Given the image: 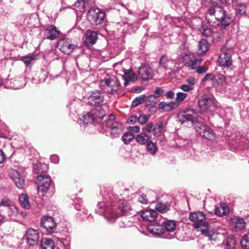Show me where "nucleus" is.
Masks as SVG:
<instances>
[{
	"mask_svg": "<svg viewBox=\"0 0 249 249\" xmlns=\"http://www.w3.org/2000/svg\"><path fill=\"white\" fill-rule=\"evenodd\" d=\"M109 202L107 205L104 201L100 202L97 205L95 212L100 215L105 214V217L110 222L123 214H125L131 210V207L127 201L119 200L113 195H109Z\"/></svg>",
	"mask_w": 249,
	"mask_h": 249,
	"instance_id": "nucleus-1",
	"label": "nucleus"
},
{
	"mask_svg": "<svg viewBox=\"0 0 249 249\" xmlns=\"http://www.w3.org/2000/svg\"><path fill=\"white\" fill-rule=\"evenodd\" d=\"M190 221L194 222V227L197 231L207 236L210 240H215L217 233L213 230H210L209 223L205 220V215L200 211L191 213L189 216Z\"/></svg>",
	"mask_w": 249,
	"mask_h": 249,
	"instance_id": "nucleus-2",
	"label": "nucleus"
},
{
	"mask_svg": "<svg viewBox=\"0 0 249 249\" xmlns=\"http://www.w3.org/2000/svg\"><path fill=\"white\" fill-rule=\"evenodd\" d=\"M206 19L211 24L213 20L218 22L223 28L229 26L232 21L230 15L228 14L224 8L218 5L214 6L208 9L206 14Z\"/></svg>",
	"mask_w": 249,
	"mask_h": 249,
	"instance_id": "nucleus-3",
	"label": "nucleus"
},
{
	"mask_svg": "<svg viewBox=\"0 0 249 249\" xmlns=\"http://www.w3.org/2000/svg\"><path fill=\"white\" fill-rule=\"evenodd\" d=\"M115 119V116L113 114H110L105 122L101 124L102 130H100V132L104 133L108 129H110L111 135L115 138L118 137L122 132L124 127L122 123L114 121Z\"/></svg>",
	"mask_w": 249,
	"mask_h": 249,
	"instance_id": "nucleus-4",
	"label": "nucleus"
},
{
	"mask_svg": "<svg viewBox=\"0 0 249 249\" xmlns=\"http://www.w3.org/2000/svg\"><path fill=\"white\" fill-rule=\"evenodd\" d=\"M120 83L114 76H107L100 82V87L105 92L112 94L119 89Z\"/></svg>",
	"mask_w": 249,
	"mask_h": 249,
	"instance_id": "nucleus-5",
	"label": "nucleus"
},
{
	"mask_svg": "<svg viewBox=\"0 0 249 249\" xmlns=\"http://www.w3.org/2000/svg\"><path fill=\"white\" fill-rule=\"evenodd\" d=\"M178 121L185 126H191L196 121V114L194 109L182 110L178 116Z\"/></svg>",
	"mask_w": 249,
	"mask_h": 249,
	"instance_id": "nucleus-6",
	"label": "nucleus"
},
{
	"mask_svg": "<svg viewBox=\"0 0 249 249\" xmlns=\"http://www.w3.org/2000/svg\"><path fill=\"white\" fill-rule=\"evenodd\" d=\"M87 18L92 25L97 26L103 23L105 14L99 8L92 7L88 12Z\"/></svg>",
	"mask_w": 249,
	"mask_h": 249,
	"instance_id": "nucleus-7",
	"label": "nucleus"
},
{
	"mask_svg": "<svg viewBox=\"0 0 249 249\" xmlns=\"http://www.w3.org/2000/svg\"><path fill=\"white\" fill-rule=\"evenodd\" d=\"M36 183L37 185V191L38 193H42L43 195L49 190L52 181L49 176L41 175L36 178Z\"/></svg>",
	"mask_w": 249,
	"mask_h": 249,
	"instance_id": "nucleus-8",
	"label": "nucleus"
},
{
	"mask_svg": "<svg viewBox=\"0 0 249 249\" xmlns=\"http://www.w3.org/2000/svg\"><path fill=\"white\" fill-rule=\"evenodd\" d=\"M88 104L91 106L99 107L103 104L104 96L99 90L89 92L86 95Z\"/></svg>",
	"mask_w": 249,
	"mask_h": 249,
	"instance_id": "nucleus-9",
	"label": "nucleus"
},
{
	"mask_svg": "<svg viewBox=\"0 0 249 249\" xmlns=\"http://www.w3.org/2000/svg\"><path fill=\"white\" fill-rule=\"evenodd\" d=\"M57 48L63 53L69 54L74 49L75 45L71 39L65 38L57 42Z\"/></svg>",
	"mask_w": 249,
	"mask_h": 249,
	"instance_id": "nucleus-10",
	"label": "nucleus"
},
{
	"mask_svg": "<svg viewBox=\"0 0 249 249\" xmlns=\"http://www.w3.org/2000/svg\"><path fill=\"white\" fill-rule=\"evenodd\" d=\"M24 77H16L13 79H8L5 82V87L7 89H18L22 88L26 85Z\"/></svg>",
	"mask_w": 249,
	"mask_h": 249,
	"instance_id": "nucleus-11",
	"label": "nucleus"
},
{
	"mask_svg": "<svg viewBox=\"0 0 249 249\" xmlns=\"http://www.w3.org/2000/svg\"><path fill=\"white\" fill-rule=\"evenodd\" d=\"M9 175L18 188H23L25 185L24 179L18 171L14 169H11L9 170Z\"/></svg>",
	"mask_w": 249,
	"mask_h": 249,
	"instance_id": "nucleus-12",
	"label": "nucleus"
},
{
	"mask_svg": "<svg viewBox=\"0 0 249 249\" xmlns=\"http://www.w3.org/2000/svg\"><path fill=\"white\" fill-rule=\"evenodd\" d=\"M225 46L221 48L223 53L219 55L218 62L221 67L228 68L231 65L232 60L231 57V54L228 52H225Z\"/></svg>",
	"mask_w": 249,
	"mask_h": 249,
	"instance_id": "nucleus-13",
	"label": "nucleus"
},
{
	"mask_svg": "<svg viewBox=\"0 0 249 249\" xmlns=\"http://www.w3.org/2000/svg\"><path fill=\"white\" fill-rule=\"evenodd\" d=\"M24 237L27 244L29 246H34L37 244L39 239V232L33 229H29L26 232Z\"/></svg>",
	"mask_w": 249,
	"mask_h": 249,
	"instance_id": "nucleus-14",
	"label": "nucleus"
},
{
	"mask_svg": "<svg viewBox=\"0 0 249 249\" xmlns=\"http://www.w3.org/2000/svg\"><path fill=\"white\" fill-rule=\"evenodd\" d=\"M41 226L48 232H53L56 229V223L52 216H44L41 221Z\"/></svg>",
	"mask_w": 249,
	"mask_h": 249,
	"instance_id": "nucleus-15",
	"label": "nucleus"
},
{
	"mask_svg": "<svg viewBox=\"0 0 249 249\" xmlns=\"http://www.w3.org/2000/svg\"><path fill=\"white\" fill-rule=\"evenodd\" d=\"M138 74L139 78L142 81H147L152 79L154 75L152 69L146 65H142L139 68Z\"/></svg>",
	"mask_w": 249,
	"mask_h": 249,
	"instance_id": "nucleus-16",
	"label": "nucleus"
},
{
	"mask_svg": "<svg viewBox=\"0 0 249 249\" xmlns=\"http://www.w3.org/2000/svg\"><path fill=\"white\" fill-rule=\"evenodd\" d=\"M184 61L187 66L192 70H196L201 64V59L195 58L191 53H186L184 56Z\"/></svg>",
	"mask_w": 249,
	"mask_h": 249,
	"instance_id": "nucleus-17",
	"label": "nucleus"
},
{
	"mask_svg": "<svg viewBox=\"0 0 249 249\" xmlns=\"http://www.w3.org/2000/svg\"><path fill=\"white\" fill-rule=\"evenodd\" d=\"M97 33L95 31H87L83 38V42L87 46L92 45L97 39Z\"/></svg>",
	"mask_w": 249,
	"mask_h": 249,
	"instance_id": "nucleus-18",
	"label": "nucleus"
},
{
	"mask_svg": "<svg viewBox=\"0 0 249 249\" xmlns=\"http://www.w3.org/2000/svg\"><path fill=\"white\" fill-rule=\"evenodd\" d=\"M147 229L151 233L157 236L163 234L165 231L162 225L155 222L149 224Z\"/></svg>",
	"mask_w": 249,
	"mask_h": 249,
	"instance_id": "nucleus-19",
	"label": "nucleus"
},
{
	"mask_svg": "<svg viewBox=\"0 0 249 249\" xmlns=\"http://www.w3.org/2000/svg\"><path fill=\"white\" fill-rule=\"evenodd\" d=\"M214 104V100L209 97H202L198 101V106L202 111H207Z\"/></svg>",
	"mask_w": 249,
	"mask_h": 249,
	"instance_id": "nucleus-20",
	"label": "nucleus"
},
{
	"mask_svg": "<svg viewBox=\"0 0 249 249\" xmlns=\"http://www.w3.org/2000/svg\"><path fill=\"white\" fill-rule=\"evenodd\" d=\"M246 222L244 218L237 217L231 219L230 223L232 228L234 229L236 231L240 230L245 228Z\"/></svg>",
	"mask_w": 249,
	"mask_h": 249,
	"instance_id": "nucleus-21",
	"label": "nucleus"
},
{
	"mask_svg": "<svg viewBox=\"0 0 249 249\" xmlns=\"http://www.w3.org/2000/svg\"><path fill=\"white\" fill-rule=\"evenodd\" d=\"M60 31L57 30L56 27L53 25L48 26L45 30L46 37L51 40H53L58 37Z\"/></svg>",
	"mask_w": 249,
	"mask_h": 249,
	"instance_id": "nucleus-22",
	"label": "nucleus"
},
{
	"mask_svg": "<svg viewBox=\"0 0 249 249\" xmlns=\"http://www.w3.org/2000/svg\"><path fill=\"white\" fill-rule=\"evenodd\" d=\"M157 215V212L152 209H146L143 211L141 213L142 217L145 221H153Z\"/></svg>",
	"mask_w": 249,
	"mask_h": 249,
	"instance_id": "nucleus-23",
	"label": "nucleus"
},
{
	"mask_svg": "<svg viewBox=\"0 0 249 249\" xmlns=\"http://www.w3.org/2000/svg\"><path fill=\"white\" fill-rule=\"evenodd\" d=\"M160 65L166 70H172L174 67L175 64L173 60L163 55L160 59Z\"/></svg>",
	"mask_w": 249,
	"mask_h": 249,
	"instance_id": "nucleus-24",
	"label": "nucleus"
},
{
	"mask_svg": "<svg viewBox=\"0 0 249 249\" xmlns=\"http://www.w3.org/2000/svg\"><path fill=\"white\" fill-rule=\"evenodd\" d=\"M94 114H96L93 113L92 110L90 112H89L83 114V115L82 116V118H80V121L83 122L86 124H95L96 123V122L95 121Z\"/></svg>",
	"mask_w": 249,
	"mask_h": 249,
	"instance_id": "nucleus-25",
	"label": "nucleus"
},
{
	"mask_svg": "<svg viewBox=\"0 0 249 249\" xmlns=\"http://www.w3.org/2000/svg\"><path fill=\"white\" fill-rule=\"evenodd\" d=\"M123 75L124 79V85L126 86L129 82H134L137 79V76L132 71L128 70L124 71Z\"/></svg>",
	"mask_w": 249,
	"mask_h": 249,
	"instance_id": "nucleus-26",
	"label": "nucleus"
},
{
	"mask_svg": "<svg viewBox=\"0 0 249 249\" xmlns=\"http://www.w3.org/2000/svg\"><path fill=\"white\" fill-rule=\"evenodd\" d=\"M8 218L12 220L18 221V216L19 215V211L18 208L15 206H10L8 207L7 212Z\"/></svg>",
	"mask_w": 249,
	"mask_h": 249,
	"instance_id": "nucleus-27",
	"label": "nucleus"
},
{
	"mask_svg": "<svg viewBox=\"0 0 249 249\" xmlns=\"http://www.w3.org/2000/svg\"><path fill=\"white\" fill-rule=\"evenodd\" d=\"M209 48V43L205 39H202L198 44V54L201 55L206 53Z\"/></svg>",
	"mask_w": 249,
	"mask_h": 249,
	"instance_id": "nucleus-28",
	"label": "nucleus"
},
{
	"mask_svg": "<svg viewBox=\"0 0 249 249\" xmlns=\"http://www.w3.org/2000/svg\"><path fill=\"white\" fill-rule=\"evenodd\" d=\"M229 209L228 207L224 203L220 204L215 209V213L218 216H224L228 214Z\"/></svg>",
	"mask_w": 249,
	"mask_h": 249,
	"instance_id": "nucleus-29",
	"label": "nucleus"
},
{
	"mask_svg": "<svg viewBox=\"0 0 249 249\" xmlns=\"http://www.w3.org/2000/svg\"><path fill=\"white\" fill-rule=\"evenodd\" d=\"M229 79H231V77H225L223 74H216L213 77V82L218 85H222L224 82L228 83Z\"/></svg>",
	"mask_w": 249,
	"mask_h": 249,
	"instance_id": "nucleus-30",
	"label": "nucleus"
},
{
	"mask_svg": "<svg viewBox=\"0 0 249 249\" xmlns=\"http://www.w3.org/2000/svg\"><path fill=\"white\" fill-rule=\"evenodd\" d=\"M149 136L144 132L139 134L135 138L136 142L141 145L146 144L149 141Z\"/></svg>",
	"mask_w": 249,
	"mask_h": 249,
	"instance_id": "nucleus-31",
	"label": "nucleus"
},
{
	"mask_svg": "<svg viewBox=\"0 0 249 249\" xmlns=\"http://www.w3.org/2000/svg\"><path fill=\"white\" fill-rule=\"evenodd\" d=\"M246 5L245 4H238L235 7L236 16L238 17L246 16Z\"/></svg>",
	"mask_w": 249,
	"mask_h": 249,
	"instance_id": "nucleus-32",
	"label": "nucleus"
},
{
	"mask_svg": "<svg viewBox=\"0 0 249 249\" xmlns=\"http://www.w3.org/2000/svg\"><path fill=\"white\" fill-rule=\"evenodd\" d=\"M54 242L51 239L44 238L41 241L42 249H54Z\"/></svg>",
	"mask_w": 249,
	"mask_h": 249,
	"instance_id": "nucleus-33",
	"label": "nucleus"
},
{
	"mask_svg": "<svg viewBox=\"0 0 249 249\" xmlns=\"http://www.w3.org/2000/svg\"><path fill=\"white\" fill-rule=\"evenodd\" d=\"M36 59V55L34 54H29L22 56L21 60L24 63L26 67L29 66L33 63Z\"/></svg>",
	"mask_w": 249,
	"mask_h": 249,
	"instance_id": "nucleus-34",
	"label": "nucleus"
},
{
	"mask_svg": "<svg viewBox=\"0 0 249 249\" xmlns=\"http://www.w3.org/2000/svg\"><path fill=\"white\" fill-rule=\"evenodd\" d=\"M18 199L22 207L26 209L30 208V205L29 202V197L27 195L22 194L19 196Z\"/></svg>",
	"mask_w": 249,
	"mask_h": 249,
	"instance_id": "nucleus-35",
	"label": "nucleus"
},
{
	"mask_svg": "<svg viewBox=\"0 0 249 249\" xmlns=\"http://www.w3.org/2000/svg\"><path fill=\"white\" fill-rule=\"evenodd\" d=\"M163 224L165 228L164 229L170 232L174 231L177 226L176 221L173 220H166L164 222Z\"/></svg>",
	"mask_w": 249,
	"mask_h": 249,
	"instance_id": "nucleus-36",
	"label": "nucleus"
},
{
	"mask_svg": "<svg viewBox=\"0 0 249 249\" xmlns=\"http://www.w3.org/2000/svg\"><path fill=\"white\" fill-rule=\"evenodd\" d=\"M92 111L93 113L96 114H94V116L96 123H98L106 114L105 110L100 107L99 109H92Z\"/></svg>",
	"mask_w": 249,
	"mask_h": 249,
	"instance_id": "nucleus-37",
	"label": "nucleus"
},
{
	"mask_svg": "<svg viewBox=\"0 0 249 249\" xmlns=\"http://www.w3.org/2000/svg\"><path fill=\"white\" fill-rule=\"evenodd\" d=\"M34 171L36 172L37 174L42 175V173H45L48 170V167L47 165L45 164H39L37 165H34Z\"/></svg>",
	"mask_w": 249,
	"mask_h": 249,
	"instance_id": "nucleus-38",
	"label": "nucleus"
},
{
	"mask_svg": "<svg viewBox=\"0 0 249 249\" xmlns=\"http://www.w3.org/2000/svg\"><path fill=\"white\" fill-rule=\"evenodd\" d=\"M199 31L201 34L204 36L209 37L212 36H214L215 34L213 32V29L211 28H208L206 26H202L199 29Z\"/></svg>",
	"mask_w": 249,
	"mask_h": 249,
	"instance_id": "nucleus-39",
	"label": "nucleus"
},
{
	"mask_svg": "<svg viewBox=\"0 0 249 249\" xmlns=\"http://www.w3.org/2000/svg\"><path fill=\"white\" fill-rule=\"evenodd\" d=\"M169 207L170 205L167 203L165 204L161 202L158 203L155 206L156 210L161 213H165L167 212Z\"/></svg>",
	"mask_w": 249,
	"mask_h": 249,
	"instance_id": "nucleus-40",
	"label": "nucleus"
},
{
	"mask_svg": "<svg viewBox=\"0 0 249 249\" xmlns=\"http://www.w3.org/2000/svg\"><path fill=\"white\" fill-rule=\"evenodd\" d=\"M135 138V136L130 132H125L122 136V141L125 144H128L131 142Z\"/></svg>",
	"mask_w": 249,
	"mask_h": 249,
	"instance_id": "nucleus-41",
	"label": "nucleus"
},
{
	"mask_svg": "<svg viewBox=\"0 0 249 249\" xmlns=\"http://www.w3.org/2000/svg\"><path fill=\"white\" fill-rule=\"evenodd\" d=\"M156 96L155 95H150L145 99V102L147 106L154 107L157 103Z\"/></svg>",
	"mask_w": 249,
	"mask_h": 249,
	"instance_id": "nucleus-42",
	"label": "nucleus"
},
{
	"mask_svg": "<svg viewBox=\"0 0 249 249\" xmlns=\"http://www.w3.org/2000/svg\"><path fill=\"white\" fill-rule=\"evenodd\" d=\"M146 148L147 151L152 155H154L158 151V148L156 144L151 141H149L147 143Z\"/></svg>",
	"mask_w": 249,
	"mask_h": 249,
	"instance_id": "nucleus-43",
	"label": "nucleus"
},
{
	"mask_svg": "<svg viewBox=\"0 0 249 249\" xmlns=\"http://www.w3.org/2000/svg\"><path fill=\"white\" fill-rule=\"evenodd\" d=\"M241 245L244 249H249V233L244 235L240 241Z\"/></svg>",
	"mask_w": 249,
	"mask_h": 249,
	"instance_id": "nucleus-44",
	"label": "nucleus"
},
{
	"mask_svg": "<svg viewBox=\"0 0 249 249\" xmlns=\"http://www.w3.org/2000/svg\"><path fill=\"white\" fill-rule=\"evenodd\" d=\"M202 137L206 139L213 141L215 139V134L213 131L208 126L207 131Z\"/></svg>",
	"mask_w": 249,
	"mask_h": 249,
	"instance_id": "nucleus-45",
	"label": "nucleus"
},
{
	"mask_svg": "<svg viewBox=\"0 0 249 249\" xmlns=\"http://www.w3.org/2000/svg\"><path fill=\"white\" fill-rule=\"evenodd\" d=\"M145 99V95H142L136 97L132 102V107H136L143 103Z\"/></svg>",
	"mask_w": 249,
	"mask_h": 249,
	"instance_id": "nucleus-46",
	"label": "nucleus"
},
{
	"mask_svg": "<svg viewBox=\"0 0 249 249\" xmlns=\"http://www.w3.org/2000/svg\"><path fill=\"white\" fill-rule=\"evenodd\" d=\"M208 127V126L206 125L198 124L196 126V131L199 134V135L203 136L204 133L207 131Z\"/></svg>",
	"mask_w": 249,
	"mask_h": 249,
	"instance_id": "nucleus-47",
	"label": "nucleus"
},
{
	"mask_svg": "<svg viewBox=\"0 0 249 249\" xmlns=\"http://www.w3.org/2000/svg\"><path fill=\"white\" fill-rule=\"evenodd\" d=\"M187 96V93L182 92H178L177 93L176 101L177 103L180 104L186 98Z\"/></svg>",
	"mask_w": 249,
	"mask_h": 249,
	"instance_id": "nucleus-48",
	"label": "nucleus"
},
{
	"mask_svg": "<svg viewBox=\"0 0 249 249\" xmlns=\"http://www.w3.org/2000/svg\"><path fill=\"white\" fill-rule=\"evenodd\" d=\"M89 0H77L75 3V6L79 9H83L89 4Z\"/></svg>",
	"mask_w": 249,
	"mask_h": 249,
	"instance_id": "nucleus-49",
	"label": "nucleus"
},
{
	"mask_svg": "<svg viewBox=\"0 0 249 249\" xmlns=\"http://www.w3.org/2000/svg\"><path fill=\"white\" fill-rule=\"evenodd\" d=\"M149 117V116L145 114L141 115L138 118V122L142 124H144L148 121Z\"/></svg>",
	"mask_w": 249,
	"mask_h": 249,
	"instance_id": "nucleus-50",
	"label": "nucleus"
},
{
	"mask_svg": "<svg viewBox=\"0 0 249 249\" xmlns=\"http://www.w3.org/2000/svg\"><path fill=\"white\" fill-rule=\"evenodd\" d=\"M208 68L206 66H200V65L196 69V72L199 74H204L207 71Z\"/></svg>",
	"mask_w": 249,
	"mask_h": 249,
	"instance_id": "nucleus-51",
	"label": "nucleus"
},
{
	"mask_svg": "<svg viewBox=\"0 0 249 249\" xmlns=\"http://www.w3.org/2000/svg\"><path fill=\"white\" fill-rule=\"evenodd\" d=\"M12 205H11V201L7 198H2L0 201V206H3L10 207V206Z\"/></svg>",
	"mask_w": 249,
	"mask_h": 249,
	"instance_id": "nucleus-52",
	"label": "nucleus"
},
{
	"mask_svg": "<svg viewBox=\"0 0 249 249\" xmlns=\"http://www.w3.org/2000/svg\"><path fill=\"white\" fill-rule=\"evenodd\" d=\"M235 241L232 239H228L226 243L227 249H234Z\"/></svg>",
	"mask_w": 249,
	"mask_h": 249,
	"instance_id": "nucleus-53",
	"label": "nucleus"
},
{
	"mask_svg": "<svg viewBox=\"0 0 249 249\" xmlns=\"http://www.w3.org/2000/svg\"><path fill=\"white\" fill-rule=\"evenodd\" d=\"M214 75L212 73L206 74L204 78L201 80V83L203 84H205V82L209 80L213 81V77Z\"/></svg>",
	"mask_w": 249,
	"mask_h": 249,
	"instance_id": "nucleus-54",
	"label": "nucleus"
},
{
	"mask_svg": "<svg viewBox=\"0 0 249 249\" xmlns=\"http://www.w3.org/2000/svg\"><path fill=\"white\" fill-rule=\"evenodd\" d=\"M153 124L152 123H149L142 128V130L150 133L153 130Z\"/></svg>",
	"mask_w": 249,
	"mask_h": 249,
	"instance_id": "nucleus-55",
	"label": "nucleus"
},
{
	"mask_svg": "<svg viewBox=\"0 0 249 249\" xmlns=\"http://www.w3.org/2000/svg\"><path fill=\"white\" fill-rule=\"evenodd\" d=\"M180 89L185 92H188L192 90L193 89V87L191 86H189L187 84H183L180 87Z\"/></svg>",
	"mask_w": 249,
	"mask_h": 249,
	"instance_id": "nucleus-56",
	"label": "nucleus"
},
{
	"mask_svg": "<svg viewBox=\"0 0 249 249\" xmlns=\"http://www.w3.org/2000/svg\"><path fill=\"white\" fill-rule=\"evenodd\" d=\"M138 201L142 204H147L148 201L146 197V196L144 194H142L140 196L138 199Z\"/></svg>",
	"mask_w": 249,
	"mask_h": 249,
	"instance_id": "nucleus-57",
	"label": "nucleus"
},
{
	"mask_svg": "<svg viewBox=\"0 0 249 249\" xmlns=\"http://www.w3.org/2000/svg\"><path fill=\"white\" fill-rule=\"evenodd\" d=\"M162 134V130L156 127L153 128V135L157 137H160Z\"/></svg>",
	"mask_w": 249,
	"mask_h": 249,
	"instance_id": "nucleus-58",
	"label": "nucleus"
},
{
	"mask_svg": "<svg viewBox=\"0 0 249 249\" xmlns=\"http://www.w3.org/2000/svg\"><path fill=\"white\" fill-rule=\"evenodd\" d=\"M50 160L52 163L55 164L58 163L59 161V158L56 155H51L50 157Z\"/></svg>",
	"mask_w": 249,
	"mask_h": 249,
	"instance_id": "nucleus-59",
	"label": "nucleus"
},
{
	"mask_svg": "<svg viewBox=\"0 0 249 249\" xmlns=\"http://www.w3.org/2000/svg\"><path fill=\"white\" fill-rule=\"evenodd\" d=\"M127 130L129 131H133L135 133H139L140 131V128L139 126H129Z\"/></svg>",
	"mask_w": 249,
	"mask_h": 249,
	"instance_id": "nucleus-60",
	"label": "nucleus"
},
{
	"mask_svg": "<svg viewBox=\"0 0 249 249\" xmlns=\"http://www.w3.org/2000/svg\"><path fill=\"white\" fill-rule=\"evenodd\" d=\"M163 92V89L160 87H158L155 90V94L156 97H160Z\"/></svg>",
	"mask_w": 249,
	"mask_h": 249,
	"instance_id": "nucleus-61",
	"label": "nucleus"
},
{
	"mask_svg": "<svg viewBox=\"0 0 249 249\" xmlns=\"http://www.w3.org/2000/svg\"><path fill=\"white\" fill-rule=\"evenodd\" d=\"M175 94L172 91H169L165 94V96L168 99H173L174 98Z\"/></svg>",
	"mask_w": 249,
	"mask_h": 249,
	"instance_id": "nucleus-62",
	"label": "nucleus"
},
{
	"mask_svg": "<svg viewBox=\"0 0 249 249\" xmlns=\"http://www.w3.org/2000/svg\"><path fill=\"white\" fill-rule=\"evenodd\" d=\"M186 82L188 83V85L193 87L196 84V80L194 77H191L188 78L186 80Z\"/></svg>",
	"mask_w": 249,
	"mask_h": 249,
	"instance_id": "nucleus-63",
	"label": "nucleus"
},
{
	"mask_svg": "<svg viewBox=\"0 0 249 249\" xmlns=\"http://www.w3.org/2000/svg\"><path fill=\"white\" fill-rule=\"evenodd\" d=\"M137 121H138V117L136 116H132L129 117L127 122L128 123H132V124H133L137 122Z\"/></svg>",
	"mask_w": 249,
	"mask_h": 249,
	"instance_id": "nucleus-64",
	"label": "nucleus"
}]
</instances>
